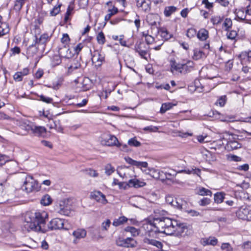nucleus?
I'll use <instances>...</instances> for the list:
<instances>
[{"label": "nucleus", "instance_id": "nucleus-1", "mask_svg": "<svg viewBox=\"0 0 251 251\" xmlns=\"http://www.w3.org/2000/svg\"><path fill=\"white\" fill-rule=\"evenodd\" d=\"M167 217H161L155 218L153 222H146L143 225V228L145 231V234L149 237H156L158 233H162Z\"/></svg>", "mask_w": 251, "mask_h": 251}, {"label": "nucleus", "instance_id": "nucleus-2", "mask_svg": "<svg viewBox=\"0 0 251 251\" xmlns=\"http://www.w3.org/2000/svg\"><path fill=\"white\" fill-rule=\"evenodd\" d=\"M184 226L183 224L179 223L177 221L172 219L170 218H166V223L163 233L171 235L175 234L178 235L183 232Z\"/></svg>", "mask_w": 251, "mask_h": 251}, {"label": "nucleus", "instance_id": "nucleus-3", "mask_svg": "<svg viewBox=\"0 0 251 251\" xmlns=\"http://www.w3.org/2000/svg\"><path fill=\"white\" fill-rule=\"evenodd\" d=\"M22 188L27 193H29L39 191L40 186L37 181L33 176H27L25 177Z\"/></svg>", "mask_w": 251, "mask_h": 251}, {"label": "nucleus", "instance_id": "nucleus-4", "mask_svg": "<svg viewBox=\"0 0 251 251\" xmlns=\"http://www.w3.org/2000/svg\"><path fill=\"white\" fill-rule=\"evenodd\" d=\"M32 216V218L37 224V225L40 226L41 227V230L42 232H44L45 230L43 228L45 223L46 220L48 217V213L44 211H37L35 213L29 212Z\"/></svg>", "mask_w": 251, "mask_h": 251}, {"label": "nucleus", "instance_id": "nucleus-5", "mask_svg": "<svg viewBox=\"0 0 251 251\" xmlns=\"http://www.w3.org/2000/svg\"><path fill=\"white\" fill-rule=\"evenodd\" d=\"M32 215L30 213H26L25 217V221L23 226L27 231H42L40 226L37 225L36 222L32 218Z\"/></svg>", "mask_w": 251, "mask_h": 251}, {"label": "nucleus", "instance_id": "nucleus-6", "mask_svg": "<svg viewBox=\"0 0 251 251\" xmlns=\"http://www.w3.org/2000/svg\"><path fill=\"white\" fill-rule=\"evenodd\" d=\"M236 214L239 219L251 221V208L249 206H241L236 211Z\"/></svg>", "mask_w": 251, "mask_h": 251}, {"label": "nucleus", "instance_id": "nucleus-7", "mask_svg": "<svg viewBox=\"0 0 251 251\" xmlns=\"http://www.w3.org/2000/svg\"><path fill=\"white\" fill-rule=\"evenodd\" d=\"M64 220L60 218H54L48 224V227L50 230L67 229L64 226Z\"/></svg>", "mask_w": 251, "mask_h": 251}, {"label": "nucleus", "instance_id": "nucleus-8", "mask_svg": "<svg viewBox=\"0 0 251 251\" xmlns=\"http://www.w3.org/2000/svg\"><path fill=\"white\" fill-rule=\"evenodd\" d=\"M92 61L97 66H100L104 61V54L101 51L96 50L92 53Z\"/></svg>", "mask_w": 251, "mask_h": 251}, {"label": "nucleus", "instance_id": "nucleus-9", "mask_svg": "<svg viewBox=\"0 0 251 251\" xmlns=\"http://www.w3.org/2000/svg\"><path fill=\"white\" fill-rule=\"evenodd\" d=\"M91 197L98 202L103 205L108 203L105 196L100 191H94L91 194Z\"/></svg>", "mask_w": 251, "mask_h": 251}, {"label": "nucleus", "instance_id": "nucleus-10", "mask_svg": "<svg viewBox=\"0 0 251 251\" xmlns=\"http://www.w3.org/2000/svg\"><path fill=\"white\" fill-rule=\"evenodd\" d=\"M125 160L126 163L133 166H136L143 170L146 172V169L148 167V164L147 162H141L134 160L129 157H125Z\"/></svg>", "mask_w": 251, "mask_h": 251}, {"label": "nucleus", "instance_id": "nucleus-11", "mask_svg": "<svg viewBox=\"0 0 251 251\" xmlns=\"http://www.w3.org/2000/svg\"><path fill=\"white\" fill-rule=\"evenodd\" d=\"M30 131L34 136L38 137H43L47 132V129L44 126H38L34 124Z\"/></svg>", "mask_w": 251, "mask_h": 251}, {"label": "nucleus", "instance_id": "nucleus-12", "mask_svg": "<svg viewBox=\"0 0 251 251\" xmlns=\"http://www.w3.org/2000/svg\"><path fill=\"white\" fill-rule=\"evenodd\" d=\"M56 211L58 213L65 216H69L71 213L70 206L66 205L64 201L59 204V207L56 209Z\"/></svg>", "mask_w": 251, "mask_h": 251}, {"label": "nucleus", "instance_id": "nucleus-13", "mask_svg": "<svg viewBox=\"0 0 251 251\" xmlns=\"http://www.w3.org/2000/svg\"><path fill=\"white\" fill-rule=\"evenodd\" d=\"M102 144L107 146H119L120 144L117 137L114 135H109L102 141Z\"/></svg>", "mask_w": 251, "mask_h": 251}, {"label": "nucleus", "instance_id": "nucleus-14", "mask_svg": "<svg viewBox=\"0 0 251 251\" xmlns=\"http://www.w3.org/2000/svg\"><path fill=\"white\" fill-rule=\"evenodd\" d=\"M17 125L22 129L29 132L30 131L33 124L26 119H21L17 121Z\"/></svg>", "mask_w": 251, "mask_h": 251}, {"label": "nucleus", "instance_id": "nucleus-15", "mask_svg": "<svg viewBox=\"0 0 251 251\" xmlns=\"http://www.w3.org/2000/svg\"><path fill=\"white\" fill-rule=\"evenodd\" d=\"M58 53L60 57L66 58H70L73 55V53L66 46H64L59 49Z\"/></svg>", "mask_w": 251, "mask_h": 251}, {"label": "nucleus", "instance_id": "nucleus-16", "mask_svg": "<svg viewBox=\"0 0 251 251\" xmlns=\"http://www.w3.org/2000/svg\"><path fill=\"white\" fill-rule=\"evenodd\" d=\"M146 237L144 239V243L155 246L158 249H161L162 248V244L160 242L150 238H153V237H149L146 235Z\"/></svg>", "mask_w": 251, "mask_h": 251}, {"label": "nucleus", "instance_id": "nucleus-17", "mask_svg": "<svg viewBox=\"0 0 251 251\" xmlns=\"http://www.w3.org/2000/svg\"><path fill=\"white\" fill-rule=\"evenodd\" d=\"M146 184V183L145 182L136 178L130 179L128 182V185L129 187H133L135 188L143 187Z\"/></svg>", "mask_w": 251, "mask_h": 251}, {"label": "nucleus", "instance_id": "nucleus-18", "mask_svg": "<svg viewBox=\"0 0 251 251\" xmlns=\"http://www.w3.org/2000/svg\"><path fill=\"white\" fill-rule=\"evenodd\" d=\"M165 201L167 203L171 205V206H176L179 209H182V205L178 203L176 199L174 198L171 195H167L165 198Z\"/></svg>", "mask_w": 251, "mask_h": 251}, {"label": "nucleus", "instance_id": "nucleus-19", "mask_svg": "<svg viewBox=\"0 0 251 251\" xmlns=\"http://www.w3.org/2000/svg\"><path fill=\"white\" fill-rule=\"evenodd\" d=\"M195 63L191 60L187 61L185 63L183 64V74H187L194 69Z\"/></svg>", "mask_w": 251, "mask_h": 251}, {"label": "nucleus", "instance_id": "nucleus-20", "mask_svg": "<svg viewBox=\"0 0 251 251\" xmlns=\"http://www.w3.org/2000/svg\"><path fill=\"white\" fill-rule=\"evenodd\" d=\"M241 147V144L235 140H229L226 145V148L229 150H234Z\"/></svg>", "mask_w": 251, "mask_h": 251}, {"label": "nucleus", "instance_id": "nucleus-21", "mask_svg": "<svg viewBox=\"0 0 251 251\" xmlns=\"http://www.w3.org/2000/svg\"><path fill=\"white\" fill-rule=\"evenodd\" d=\"M149 174L153 178L162 180L164 175V171L158 169H152L150 170Z\"/></svg>", "mask_w": 251, "mask_h": 251}, {"label": "nucleus", "instance_id": "nucleus-22", "mask_svg": "<svg viewBox=\"0 0 251 251\" xmlns=\"http://www.w3.org/2000/svg\"><path fill=\"white\" fill-rule=\"evenodd\" d=\"M218 240L215 237H209V238H202L201 240V243L203 246L212 245L215 246L217 244Z\"/></svg>", "mask_w": 251, "mask_h": 251}, {"label": "nucleus", "instance_id": "nucleus-23", "mask_svg": "<svg viewBox=\"0 0 251 251\" xmlns=\"http://www.w3.org/2000/svg\"><path fill=\"white\" fill-rule=\"evenodd\" d=\"M197 36L200 40L205 41L208 37V31L204 28H201L199 30Z\"/></svg>", "mask_w": 251, "mask_h": 251}, {"label": "nucleus", "instance_id": "nucleus-24", "mask_svg": "<svg viewBox=\"0 0 251 251\" xmlns=\"http://www.w3.org/2000/svg\"><path fill=\"white\" fill-rule=\"evenodd\" d=\"M193 52L194 54L193 56V58L195 60H198L206 56L205 53L202 50L198 49H194Z\"/></svg>", "mask_w": 251, "mask_h": 251}, {"label": "nucleus", "instance_id": "nucleus-25", "mask_svg": "<svg viewBox=\"0 0 251 251\" xmlns=\"http://www.w3.org/2000/svg\"><path fill=\"white\" fill-rule=\"evenodd\" d=\"M137 244L136 241L132 238L127 237L125 239V247L134 248L136 246Z\"/></svg>", "mask_w": 251, "mask_h": 251}, {"label": "nucleus", "instance_id": "nucleus-26", "mask_svg": "<svg viewBox=\"0 0 251 251\" xmlns=\"http://www.w3.org/2000/svg\"><path fill=\"white\" fill-rule=\"evenodd\" d=\"M235 13L236 15V17L240 21L243 22L246 21V23H248L247 20L246 19V15L244 13V10L243 8L240 9H236L235 11Z\"/></svg>", "mask_w": 251, "mask_h": 251}, {"label": "nucleus", "instance_id": "nucleus-27", "mask_svg": "<svg viewBox=\"0 0 251 251\" xmlns=\"http://www.w3.org/2000/svg\"><path fill=\"white\" fill-rule=\"evenodd\" d=\"M73 235L76 239L84 238L86 235V231L83 229H77L73 232Z\"/></svg>", "mask_w": 251, "mask_h": 251}, {"label": "nucleus", "instance_id": "nucleus-28", "mask_svg": "<svg viewBox=\"0 0 251 251\" xmlns=\"http://www.w3.org/2000/svg\"><path fill=\"white\" fill-rule=\"evenodd\" d=\"M81 90L86 91L89 90L91 87V83L90 80L88 78H85L81 82Z\"/></svg>", "mask_w": 251, "mask_h": 251}, {"label": "nucleus", "instance_id": "nucleus-29", "mask_svg": "<svg viewBox=\"0 0 251 251\" xmlns=\"http://www.w3.org/2000/svg\"><path fill=\"white\" fill-rule=\"evenodd\" d=\"M36 44H32L27 49L26 53L29 56H33L38 51V47H36Z\"/></svg>", "mask_w": 251, "mask_h": 251}, {"label": "nucleus", "instance_id": "nucleus-30", "mask_svg": "<svg viewBox=\"0 0 251 251\" xmlns=\"http://www.w3.org/2000/svg\"><path fill=\"white\" fill-rule=\"evenodd\" d=\"M49 36L48 34L44 33L42 34L39 39H38L36 36L35 39L34 40L35 44H44L46 43V42L49 39Z\"/></svg>", "mask_w": 251, "mask_h": 251}, {"label": "nucleus", "instance_id": "nucleus-31", "mask_svg": "<svg viewBox=\"0 0 251 251\" xmlns=\"http://www.w3.org/2000/svg\"><path fill=\"white\" fill-rule=\"evenodd\" d=\"M171 71L172 72L176 71L183 74V64H177L176 62H173L171 65Z\"/></svg>", "mask_w": 251, "mask_h": 251}, {"label": "nucleus", "instance_id": "nucleus-32", "mask_svg": "<svg viewBox=\"0 0 251 251\" xmlns=\"http://www.w3.org/2000/svg\"><path fill=\"white\" fill-rule=\"evenodd\" d=\"M135 48L136 51L139 53V54L142 58H144L145 59H147L146 55L148 53V51L146 50L142 49L141 44H140L139 46H135Z\"/></svg>", "mask_w": 251, "mask_h": 251}, {"label": "nucleus", "instance_id": "nucleus-33", "mask_svg": "<svg viewBox=\"0 0 251 251\" xmlns=\"http://www.w3.org/2000/svg\"><path fill=\"white\" fill-rule=\"evenodd\" d=\"M242 63L246 59L250 62L251 61V50L249 51L242 52L239 56Z\"/></svg>", "mask_w": 251, "mask_h": 251}, {"label": "nucleus", "instance_id": "nucleus-34", "mask_svg": "<svg viewBox=\"0 0 251 251\" xmlns=\"http://www.w3.org/2000/svg\"><path fill=\"white\" fill-rule=\"evenodd\" d=\"M197 193L201 196H210L212 195V192L210 190L204 187H200L197 189Z\"/></svg>", "mask_w": 251, "mask_h": 251}, {"label": "nucleus", "instance_id": "nucleus-35", "mask_svg": "<svg viewBox=\"0 0 251 251\" xmlns=\"http://www.w3.org/2000/svg\"><path fill=\"white\" fill-rule=\"evenodd\" d=\"M9 31V28L8 24L6 23H1L0 25V35H5L8 33Z\"/></svg>", "mask_w": 251, "mask_h": 251}, {"label": "nucleus", "instance_id": "nucleus-36", "mask_svg": "<svg viewBox=\"0 0 251 251\" xmlns=\"http://www.w3.org/2000/svg\"><path fill=\"white\" fill-rule=\"evenodd\" d=\"M52 202V199L50 196L48 194L44 195L41 200V203L47 206L50 205Z\"/></svg>", "mask_w": 251, "mask_h": 251}, {"label": "nucleus", "instance_id": "nucleus-37", "mask_svg": "<svg viewBox=\"0 0 251 251\" xmlns=\"http://www.w3.org/2000/svg\"><path fill=\"white\" fill-rule=\"evenodd\" d=\"M25 0H16L14 6V10L19 12L25 3Z\"/></svg>", "mask_w": 251, "mask_h": 251}, {"label": "nucleus", "instance_id": "nucleus-38", "mask_svg": "<svg viewBox=\"0 0 251 251\" xmlns=\"http://www.w3.org/2000/svg\"><path fill=\"white\" fill-rule=\"evenodd\" d=\"M127 220V218L125 216H122L117 219H115L113 222V225L114 226H117L126 223Z\"/></svg>", "mask_w": 251, "mask_h": 251}, {"label": "nucleus", "instance_id": "nucleus-39", "mask_svg": "<svg viewBox=\"0 0 251 251\" xmlns=\"http://www.w3.org/2000/svg\"><path fill=\"white\" fill-rule=\"evenodd\" d=\"M118 11V8L114 7L112 9L108 10V13L105 16V20L108 21L111 17L116 14Z\"/></svg>", "mask_w": 251, "mask_h": 251}, {"label": "nucleus", "instance_id": "nucleus-40", "mask_svg": "<svg viewBox=\"0 0 251 251\" xmlns=\"http://www.w3.org/2000/svg\"><path fill=\"white\" fill-rule=\"evenodd\" d=\"M125 231L126 232H130L131 235L133 236H136L138 235L140 233L139 230L133 226H127L125 228Z\"/></svg>", "mask_w": 251, "mask_h": 251}, {"label": "nucleus", "instance_id": "nucleus-41", "mask_svg": "<svg viewBox=\"0 0 251 251\" xmlns=\"http://www.w3.org/2000/svg\"><path fill=\"white\" fill-rule=\"evenodd\" d=\"M176 9V8L174 6H170L166 7L164 11V15L166 17L170 16L172 13L175 12Z\"/></svg>", "mask_w": 251, "mask_h": 251}, {"label": "nucleus", "instance_id": "nucleus-42", "mask_svg": "<svg viewBox=\"0 0 251 251\" xmlns=\"http://www.w3.org/2000/svg\"><path fill=\"white\" fill-rule=\"evenodd\" d=\"M225 194L223 193H217L214 194V201L218 203H220L223 201L225 198Z\"/></svg>", "mask_w": 251, "mask_h": 251}, {"label": "nucleus", "instance_id": "nucleus-43", "mask_svg": "<svg viewBox=\"0 0 251 251\" xmlns=\"http://www.w3.org/2000/svg\"><path fill=\"white\" fill-rule=\"evenodd\" d=\"M163 177L162 178V181H164L166 179L168 180H172L173 179L175 176L176 175V173L172 174L171 172H164V175H163Z\"/></svg>", "mask_w": 251, "mask_h": 251}, {"label": "nucleus", "instance_id": "nucleus-44", "mask_svg": "<svg viewBox=\"0 0 251 251\" xmlns=\"http://www.w3.org/2000/svg\"><path fill=\"white\" fill-rule=\"evenodd\" d=\"M97 42L99 44L103 45L105 42V38L104 33L101 31L97 36Z\"/></svg>", "mask_w": 251, "mask_h": 251}, {"label": "nucleus", "instance_id": "nucleus-45", "mask_svg": "<svg viewBox=\"0 0 251 251\" xmlns=\"http://www.w3.org/2000/svg\"><path fill=\"white\" fill-rule=\"evenodd\" d=\"M105 173L107 176L111 175L114 171V168L110 164H107L105 166Z\"/></svg>", "mask_w": 251, "mask_h": 251}, {"label": "nucleus", "instance_id": "nucleus-46", "mask_svg": "<svg viewBox=\"0 0 251 251\" xmlns=\"http://www.w3.org/2000/svg\"><path fill=\"white\" fill-rule=\"evenodd\" d=\"M227 99L226 95L221 96L217 100L215 104L222 107L224 106L226 101Z\"/></svg>", "mask_w": 251, "mask_h": 251}, {"label": "nucleus", "instance_id": "nucleus-47", "mask_svg": "<svg viewBox=\"0 0 251 251\" xmlns=\"http://www.w3.org/2000/svg\"><path fill=\"white\" fill-rule=\"evenodd\" d=\"M172 107V104L170 103H164L162 104L160 108V112L161 113H164L166 111L171 109Z\"/></svg>", "mask_w": 251, "mask_h": 251}, {"label": "nucleus", "instance_id": "nucleus-48", "mask_svg": "<svg viewBox=\"0 0 251 251\" xmlns=\"http://www.w3.org/2000/svg\"><path fill=\"white\" fill-rule=\"evenodd\" d=\"M61 4H59L57 6H55L50 11V15L55 16L57 15L60 11V7Z\"/></svg>", "mask_w": 251, "mask_h": 251}, {"label": "nucleus", "instance_id": "nucleus-49", "mask_svg": "<svg viewBox=\"0 0 251 251\" xmlns=\"http://www.w3.org/2000/svg\"><path fill=\"white\" fill-rule=\"evenodd\" d=\"M128 144L130 146L139 147L141 145V143L137 141L135 138L130 139L128 141Z\"/></svg>", "mask_w": 251, "mask_h": 251}, {"label": "nucleus", "instance_id": "nucleus-50", "mask_svg": "<svg viewBox=\"0 0 251 251\" xmlns=\"http://www.w3.org/2000/svg\"><path fill=\"white\" fill-rule=\"evenodd\" d=\"M160 33L161 37L165 40L170 39L171 37V35L169 33L167 30L165 29H162L160 30Z\"/></svg>", "mask_w": 251, "mask_h": 251}, {"label": "nucleus", "instance_id": "nucleus-51", "mask_svg": "<svg viewBox=\"0 0 251 251\" xmlns=\"http://www.w3.org/2000/svg\"><path fill=\"white\" fill-rule=\"evenodd\" d=\"M150 1L147 0L140 8L144 11H148L150 10Z\"/></svg>", "mask_w": 251, "mask_h": 251}, {"label": "nucleus", "instance_id": "nucleus-52", "mask_svg": "<svg viewBox=\"0 0 251 251\" xmlns=\"http://www.w3.org/2000/svg\"><path fill=\"white\" fill-rule=\"evenodd\" d=\"M196 32V29L191 28L187 30L186 35L188 38H191L195 36Z\"/></svg>", "mask_w": 251, "mask_h": 251}, {"label": "nucleus", "instance_id": "nucleus-53", "mask_svg": "<svg viewBox=\"0 0 251 251\" xmlns=\"http://www.w3.org/2000/svg\"><path fill=\"white\" fill-rule=\"evenodd\" d=\"M232 21L228 18H226L224 22L223 25L226 28V30H227L232 26Z\"/></svg>", "mask_w": 251, "mask_h": 251}, {"label": "nucleus", "instance_id": "nucleus-54", "mask_svg": "<svg viewBox=\"0 0 251 251\" xmlns=\"http://www.w3.org/2000/svg\"><path fill=\"white\" fill-rule=\"evenodd\" d=\"M61 41L64 45V46H66L67 45L69 41H70V38L67 33L63 34V36L61 39Z\"/></svg>", "mask_w": 251, "mask_h": 251}, {"label": "nucleus", "instance_id": "nucleus-55", "mask_svg": "<svg viewBox=\"0 0 251 251\" xmlns=\"http://www.w3.org/2000/svg\"><path fill=\"white\" fill-rule=\"evenodd\" d=\"M210 200L207 198H204L200 200L199 203L201 206H205L210 203Z\"/></svg>", "mask_w": 251, "mask_h": 251}, {"label": "nucleus", "instance_id": "nucleus-56", "mask_svg": "<svg viewBox=\"0 0 251 251\" xmlns=\"http://www.w3.org/2000/svg\"><path fill=\"white\" fill-rule=\"evenodd\" d=\"M221 249L226 251H232V248L229 243H223L221 246Z\"/></svg>", "mask_w": 251, "mask_h": 251}, {"label": "nucleus", "instance_id": "nucleus-57", "mask_svg": "<svg viewBox=\"0 0 251 251\" xmlns=\"http://www.w3.org/2000/svg\"><path fill=\"white\" fill-rule=\"evenodd\" d=\"M111 222L109 220L107 219L102 223L101 228L102 230H106L110 226Z\"/></svg>", "mask_w": 251, "mask_h": 251}, {"label": "nucleus", "instance_id": "nucleus-58", "mask_svg": "<svg viewBox=\"0 0 251 251\" xmlns=\"http://www.w3.org/2000/svg\"><path fill=\"white\" fill-rule=\"evenodd\" d=\"M80 67V64L77 63L75 65H72L68 68V74H70L72 73L73 71L75 69H78Z\"/></svg>", "mask_w": 251, "mask_h": 251}, {"label": "nucleus", "instance_id": "nucleus-59", "mask_svg": "<svg viewBox=\"0 0 251 251\" xmlns=\"http://www.w3.org/2000/svg\"><path fill=\"white\" fill-rule=\"evenodd\" d=\"M237 35V33L235 30H231L227 34V38L230 39L234 40L235 39Z\"/></svg>", "mask_w": 251, "mask_h": 251}, {"label": "nucleus", "instance_id": "nucleus-60", "mask_svg": "<svg viewBox=\"0 0 251 251\" xmlns=\"http://www.w3.org/2000/svg\"><path fill=\"white\" fill-rule=\"evenodd\" d=\"M14 79L16 81H21L23 79V75L20 72L16 73L13 75Z\"/></svg>", "mask_w": 251, "mask_h": 251}, {"label": "nucleus", "instance_id": "nucleus-61", "mask_svg": "<svg viewBox=\"0 0 251 251\" xmlns=\"http://www.w3.org/2000/svg\"><path fill=\"white\" fill-rule=\"evenodd\" d=\"M211 21L214 25H218L221 23L222 19L220 17L216 16L212 18Z\"/></svg>", "mask_w": 251, "mask_h": 251}, {"label": "nucleus", "instance_id": "nucleus-62", "mask_svg": "<svg viewBox=\"0 0 251 251\" xmlns=\"http://www.w3.org/2000/svg\"><path fill=\"white\" fill-rule=\"evenodd\" d=\"M192 174L201 177V170L199 168L193 167L192 168Z\"/></svg>", "mask_w": 251, "mask_h": 251}, {"label": "nucleus", "instance_id": "nucleus-63", "mask_svg": "<svg viewBox=\"0 0 251 251\" xmlns=\"http://www.w3.org/2000/svg\"><path fill=\"white\" fill-rule=\"evenodd\" d=\"M40 100L42 101L45 102L46 103H51L52 101V99L49 98V97H46L43 95H41L40 96Z\"/></svg>", "mask_w": 251, "mask_h": 251}, {"label": "nucleus", "instance_id": "nucleus-64", "mask_svg": "<svg viewBox=\"0 0 251 251\" xmlns=\"http://www.w3.org/2000/svg\"><path fill=\"white\" fill-rule=\"evenodd\" d=\"M145 40L148 44H151L154 41V38L151 35H146L145 36Z\"/></svg>", "mask_w": 251, "mask_h": 251}]
</instances>
